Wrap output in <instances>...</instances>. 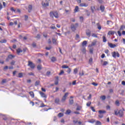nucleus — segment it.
Returning a JSON list of instances; mask_svg holds the SVG:
<instances>
[{"label": "nucleus", "instance_id": "47", "mask_svg": "<svg viewBox=\"0 0 125 125\" xmlns=\"http://www.w3.org/2000/svg\"><path fill=\"white\" fill-rule=\"evenodd\" d=\"M50 28H51V29H52L53 30H56V27H55V26H53L51 25L50 26Z\"/></svg>", "mask_w": 125, "mask_h": 125}, {"label": "nucleus", "instance_id": "39", "mask_svg": "<svg viewBox=\"0 0 125 125\" xmlns=\"http://www.w3.org/2000/svg\"><path fill=\"white\" fill-rule=\"evenodd\" d=\"M95 125H101V122L100 121H97L96 122Z\"/></svg>", "mask_w": 125, "mask_h": 125}, {"label": "nucleus", "instance_id": "53", "mask_svg": "<svg viewBox=\"0 0 125 125\" xmlns=\"http://www.w3.org/2000/svg\"><path fill=\"white\" fill-rule=\"evenodd\" d=\"M2 83H6V79H3L1 82Z\"/></svg>", "mask_w": 125, "mask_h": 125}, {"label": "nucleus", "instance_id": "10", "mask_svg": "<svg viewBox=\"0 0 125 125\" xmlns=\"http://www.w3.org/2000/svg\"><path fill=\"white\" fill-rule=\"evenodd\" d=\"M114 34H116V32L114 31H109L108 32L107 35H114Z\"/></svg>", "mask_w": 125, "mask_h": 125}, {"label": "nucleus", "instance_id": "3", "mask_svg": "<svg viewBox=\"0 0 125 125\" xmlns=\"http://www.w3.org/2000/svg\"><path fill=\"white\" fill-rule=\"evenodd\" d=\"M112 55L114 57V58H116V57H120V54L118 52H113L112 53Z\"/></svg>", "mask_w": 125, "mask_h": 125}, {"label": "nucleus", "instance_id": "5", "mask_svg": "<svg viewBox=\"0 0 125 125\" xmlns=\"http://www.w3.org/2000/svg\"><path fill=\"white\" fill-rule=\"evenodd\" d=\"M118 115L119 117H122L124 116V110L121 109L118 111Z\"/></svg>", "mask_w": 125, "mask_h": 125}, {"label": "nucleus", "instance_id": "19", "mask_svg": "<svg viewBox=\"0 0 125 125\" xmlns=\"http://www.w3.org/2000/svg\"><path fill=\"white\" fill-rule=\"evenodd\" d=\"M63 116H64V114H63V113H60L58 115V116L59 117V118H62Z\"/></svg>", "mask_w": 125, "mask_h": 125}, {"label": "nucleus", "instance_id": "4", "mask_svg": "<svg viewBox=\"0 0 125 125\" xmlns=\"http://www.w3.org/2000/svg\"><path fill=\"white\" fill-rule=\"evenodd\" d=\"M39 93H40V95L41 96V97H42L43 98H47V96H46V95H45V94H44V93L40 91Z\"/></svg>", "mask_w": 125, "mask_h": 125}, {"label": "nucleus", "instance_id": "60", "mask_svg": "<svg viewBox=\"0 0 125 125\" xmlns=\"http://www.w3.org/2000/svg\"><path fill=\"white\" fill-rule=\"evenodd\" d=\"M50 73H51L50 71H47L46 72V76H49V75H50Z\"/></svg>", "mask_w": 125, "mask_h": 125}, {"label": "nucleus", "instance_id": "8", "mask_svg": "<svg viewBox=\"0 0 125 125\" xmlns=\"http://www.w3.org/2000/svg\"><path fill=\"white\" fill-rule=\"evenodd\" d=\"M108 46H109V47L111 48H114L116 47V44H112V43H108Z\"/></svg>", "mask_w": 125, "mask_h": 125}, {"label": "nucleus", "instance_id": "58", "mask_svg": "<svg viewBox=\"0 0 125 125\" xmlns=\"http://www.w3.org/2000/svg\"><path fill=\"white\" fill-rule=\"evenodd\" d=\"M45 49H46L47 50H50V49H51V47H46Z\"/></svg>", "mask_w": 125, "mask_h": 125}, {"label": "nucleus", "instance_id": "22", "mask_svg": "<svg viewBox=\"0 0 125 125\" xmlns=\"http://www.w3.org/2000/svg\"><path fill=\"white\" fill-rule=\"evenodd\" d=\"M66 99H67V98H65V97L63 96L62 98V99L61 100V101L62 103H64L65 101H66Z\"/></svg>", "mask_w": 125, "mask_h": 125}, {"label": "nucleus", "instance_id": "16", "mask_svg": "<svg viewBox=\"0 0 125 125\" xmlns=\"http://www.w3.org/2000/svg\"><path fill=\"white\" fill-rule=\"evenodd\" d=\"M103 42H107V39H106L105 36H103Z\"/></svg>", "mask_w": 125, "mask_h": 125}, {"label": "nucleus", "instance_id": "11", "mask_svg": "<svg viewBox=\"0 0 125 125\" xmlns=\"http://www.w3.org/2000/svg\"><path fill=\"white\" fill-rule=\"evenodd\" d=\"M21 52H23V51L21 49L19 48L17 50V54L19 55L20 53H21Z\"/></svg>", "mask_w": 125, "mask_h": 125}, {"label": "nucleus", "instance_id": "63", "mask_svg": "<svg viewBox=\"0 0 125 125\" xmlns=\"http://www.w3.org/2000/svg\"><path fill=\"white\" fill-rule=\"evenodd\" d=\"M89 63H92V58H90V59L89 60Z\"/></svg>", "mask_w": 125, "mask_h": 125}, {"label": "nucleus", "instance_id": "41", "mask_svg": "<svg viewBox=\"0 0 125 125\" xmlns=\"http://www.w3.org/2000/svg\"><path fill=\"white\" fill-rule=\"evenodd\" d=\"M108 65V62L104 61V62L103 65H104V66H106V65Z\"/></svg>", "mask_w": 125, "mask_h": 125}, {"label": "nucleus", "instance_id": "56", "mask_svg": "<svg viewBox=\"0 0 125 125\" xmlns=\"http://www.w3.org/2000/svg\"><path fill=\"white\" fill-rule=\"evenodd\" d=\"M40 84V82L39 81H36L35 82V85H39Z\"/></svg>", "mask_w": 125, "mask_h": 125}, {"label": "nucleus", "instance_id": "15", "mask_svg": "<svg viewBox=\"0 0 125 125\" xmlns=\"http://www.w3.org/2000/svg\"><path fill=\"white\" fill-rule=\"evenodd\" d=\"M87 44V42L86 41H84L82 43L83 46H84Z\"/></svg>", "mask_w": 125, "mask_h": 125}, {"label": "nucleus", "instance_id": "54", "mask_svg": "<svg viewBox=\"0 0 125 125\" xmlns=\"http://www.w3.org/2000/svg\"><path fill=\"white\" fill-rule=\"evenodd\" d=\"M36 39H41V35L40 34H38L37 36L36 37Z\"/></svg>", "mask_w": 125, "mask_h": 125}, {"label": "nucleus", "instance_id": "38", "mask_svg": "<svg viewBox=\"0 0 125 125\" xmlns=\"http://www.w3.org/2000/svg\"><path fill=\"white\" fill-rule=\"evenodd\" d=\"M73 103H74V100H73V99H70L69 100V104H73Z\"/></svg>", "mask_w": 125, "mask_h": 125}, {"label": "nucleus", "instance_id": "21", "mask_svg": "<svg viewBox=\"0 0 125 125\" xmlns=\"http://www.w3.org/2000/svg\"><path fill=\"white\" fill-rule=\"evenodd\" d=\"M95 122V120L94 119H91L88 121V123H90L91 124H94Z\"/></svg>", "mask_w": 125, "mask_h": 125}, {"label": "nucleus", "instance_id": "28", "mask_svg": "<svg viewBox=\"0 0 125 125\" xmlns=\"http://www.w3.org/2000/svg\"><path fill=\"white\" fill-rule=\"evenodd\" d=\"M82 51L83 52V53H85V52H86V50H85V48L84 47H83L82 50Z\"/></svg>", "mask_w": 125, "mask_h": 125}, {"label": "nucleus", "instance_id": "35", "mask_svg": "<svg viewBox=\"0 0 125 125\" xmlns=\"http://www.w3.org/2000/svg\"><path fill=\"white\" fill-rule=\"evenodd\" d=\"M92 37H93V38H98V36H97L96 34H94V33H93L92 34Z\"/></svg>", "mask_w": 125, "mask_h": 125}, {"label": "nucleus", "instance_id": "34", "mask_svg": "<svg viewBox=\"0 0 125 125\" xmlns=\"http://www.w3.org/2000/svg\"><path fill=\"white\" fill-rule=\"evenodd\" d=\"M125 25H122L120 28V30L121 31H123V30H125Z\"/></svg>", "mask_w": 125, "mask_h": 125}, {"label": "nucleus", "instance_id": "26", "mask_svg": "<svg viewBox=\"0 0 125 125\" xmlns=\"http://www.w3.org/2000/svg\"><path fill=\"white\" fill-rule=\"evenodd\" d=\"M51 60L52 62H55V61H56V59L55 58V57H52L51 58Z\"/></svg>", "mask_w": 125, "mask_h": 125}, {"label": "nucleus", "instance_id": "14", "mask_svg": "<svg viewBox=\"0 0 125 125\" xmlns=\"http://www.w3.org/2000/svg\"><path fill=\"white\" fill-rule=\"evenodd\" d=\"M14 57H15V56L12 55H9L8 56V58L9 59H13V58H14Z\"/></svg>", "mask_w": 125, "mask_h": 125}, {"label": "nucleus", "instance_id": "27", "mask_svg": "<svg viewBox=\"0 0 125 125\" xmlns=\"http://www.w3.org/2000/svg\"><path fill=\"white\" fill-rule=\"evenodd\" d=\"M37 69L39 70V71H41L42 70V65H39L37 66Z\"/></svg>", "mask_w": 125, "mask_h": 125}, {"label": "nucleus", "instance_id": "7", "mask_svg": "<svg viewBox=\"0 0 125 125\" xmlns=\"http://www.w3.org/2000/svg\"><path fill=\"white\" fill-rule=\"evenodd\" d=\"M32 10H33V5H28V12L29 13L32 12Z\"/></svg>", "mask_w": 125, "mask_h": 125}, {"label": "nucleus", "instance_id": "24", "mask_svg": "<svg viewBox=\"0 0 125 125\" xmlns=\"http://www.w3.org/2000/svg\"><path fill=\"white\" fill-rule=\"evenodd\" d=\"M94 9H95V6H93L91 7V10L93 13L94 12Z\"/></svg>", "mask_w": 125, "mask_h": 125}, {"label": "nucleus", "instance_id": "17", "mask_svg": "<svg viewBox=\"0 0 125 125\" xmlns=\"http://www.w3.org/2000/svg\"><path fill=\"white\" fill-rule=\"evenodd\" d=\"M115 105H116V106H120V101H119V100H116L115 101Z\"/></svg>", "mask_w": 125, "mask_h": 125}, {"label": "nucleus", "instance_id": "20", "mask_svg": "<svg viewBox=\"0 0 125 125\" xmlns=\"http://www.w3.org/2000/svg\"><path fill=\"white\" fill-rule=\"evenodd\" d=\"M73 73L74 75H76V74H78V68H75L74 69Z\"/></svg>", "mask_w": 125, "mask_h": 125}, {"label": "nucleus", "instance_id": "64", "mask_svg": "<svg viewBox=\"0 0 125 125\" xmlns=\"http://www.w3.org/2000/svg\"><path fill=\"white\" fill-rule=\"evenodd\" d=\"M122 84L123 85H125V81H122Z\"/></svg>", "mask_w": 125, "mask_h": 125}, {"label": "nucleus", "instance_id": "44", "mask_svg": "<svg viewBox=\"0 0 125 125\" xmlns=\"http://www.w3.org/2000/svg\"><path fill=\"white\" fill-rule=\"evenodd\" d=\"M28 18H29V17H28V16H27V15L24 16V20H25V21H27V20H28Z\"/></svg>", "mask_w": 125, "mask_h": 125}, {"label": "nucleus", "instance_id": "59", "mask_svg": "<svg viewBox=\"0 0 125 125\" xmlns=\"http://www.w3.org/2000/svg\"><path fill=\"white\" fill-rule=\"evenodd\" d=\"M96 44V42H93L92 43H91V46H93V45H95Z\"/></svg>", "mask_w": 125, "mask_h": 125}, {"label": "nucleus", "instance_id": "31", "mask_svg": "<svg viewBox=\"0 0 125 125\" xmlns=\"http://www.w3.org/2000/svg\"><path fill=\"white\" fill-rule=\"evenodd\" d=\"M62 68L63 69H68L69 68V66H66L65 65H63L62 66Z\"/></svg>", "mask_w": 125, "mask_h": 125}, {"label": "nucleus", "instance_id": "57", "mask_svg": "<svg viewBox=\"0 0 125 125\" xmlns=\"http://www.w3.org/2000/svg\"><path fill=\"white\" fill-rule=\"evenodd\" d=\"M110 23H112V24H113V22H112L111 21H107V25H110Z\"/></svg>", "mask_w": 125, "mask_h": 125}, {"label": "nucleus", "instance_id": "50", "mask_svg": "<svg viewBox=\"0 0 125 125\" xmlns=\"http://www.w3.org/2000/svg\"><path fill=\"white\" fill-rule=\"evenodd\" d=\"M40 107H41L42 108L43 107H46V105H44V104L43 103H42L41 104V105L40 106Z\"/></svg>", "mask_w": 125, "mask_h": 125}, {"label": "nucleus", "instance_id": "13", "mask_svg": "<svg viewBox=\"0 0 125 125\" xmlns=\"http://www.w3.org/2000/svg\"><path fill=\"white\" fill-rule=\"evenodd\" d=\"M29 94L32 98H34L35 97V94H34V92L33 91L29 92Z\"/></svg>", "mask_w": 125, "mask_h": 125}, {"label": "nucleus", "instance_id": "29", "mask_svg": "<svg viewBox=\"0 0 125 125\" xmlns=\"http://www.w3.org/2000/svg\"><path fill=\"white\" fill-rule=\"evenodd\" d=\"M71 113V110H66L65 112L66 115H69V114Z\"/></svg>", "mask_w": 125, "mask_h": 125}, {"label": "nucleus", "instance_id": "1", "mask_svg": "<svg viewBox=\"0 0 125 125\" xmlns=\"http://www.w3.org/2000/svg\"><path fill=\"white\" fill-rule=\"evenodd\" d=\"M79 24L78 23H75V24H72L71 25V29L73 32H75L77 30V28H78Z\"/></svg>", "mask_w": 125, "mask_h": 125}, {"label": "nucleus", "instance_id": "2", "mask_svg": "<svg viewBox=\"0 0 125 125\" xmlns=\"http://www.w3.org/2000/svg\"><path fill=\"white\" fill-rule=\"evenodd\" d=\"M28 66H29V67H30L31 69H35V65L34 63L31 61H28Z\"/></svg>", "mask_w": 125, "mask_h": 125}, {"label": "nucleus", "instance_id": "52", "mask_svg": "<svg viewBox=\"0 0 125 125\" xmlns=\"http://www.w3.org/2000/svg\"><path fill=\"white\" fill-rule=\"evenodd\" d=\"M68 70L67 71V72L68 73V74H70V73H71V68H68Z\"/></svg>", "mask_w": 125, "mask_h": 125}, {"label": "nucleus", "instance_id": "33", "mask_svg": "<svg viewBox=\"0 0 125 125\" xmlns=\"http://www.w3.org/2000/svg\"><path fill=\"white\" fill-rule=\"evenodd\" d=\"M50 17H52V18H53V16H54V12H51L50 13Z\"/></svg>", "mask_w": 125, "mask_h": 125}, {"label": "nucleus", "instance_id": "25", "mask_svg": "<svg viewBox=\"0 0 125 125\" xmlns=\"http://www.w3.org/2000/svg\"><path fill=\"white\" fill-rule=\"evenodd\" d=\"M75 12H78L79 11V6H76L75 7V10H74Z\"/></svg>", "mask_w": 125, "mask_h": 125}, {"label": "nucleus", "instance_id": "42", "mask_svg": "<svg viewBox=\"0 0 125 125\" xmlns=\"http://www.w3.org/2000/svg\"><path fill=\"white\" fill-rule=\"evenodd\" d=\"M16 62H15V61H12V62H11V65H15V63Z\"/></svg>", "mask_w": 125, "mask_h": 125}, {"label": "nucleus", "instance_id": "48", "mask_svg": "<svg viewBox=\"0 0 125 125\" xmlns=\"http://www.w3.org/2000/svg\"><path fill=\"white\" fill-rule=\"evenodd\" d=\"M29 76H35V74L33 72H30L28 73Z\"/></svg>", "mask_w": 125, "mask_h": 125}, {"label": "nucleus", "instance_id": "6", "mask_svg": "<svg viewBox=\"0 0 125 125\" xmlns=\"http://www.w3.org/2000/svg\"><path fill=\"white\" fill-rule=\"evenodd\" d=\"M91 34V32L89 29H87L86 30V36H87V37H90Z\"/></svg>", "mask_w": 125, "mask_h": 125}, {"label": "nucleus", "instance_id": "36", "mask_svg": "<svg viewBox=\"0 0 125 125\" xmlns=\"http://www.w3.org/2000/svg\"><path fill=\"white\" fill-rule=\"evenodd\" d=\"M91 104V102H89L86 103V106L87 107H89Z\"/></svg>", "mask_w": 125, "mask_h": 125}, {"label": "nucleus", "instance_id": "51", "mask_svg": "<svg viewBox=\"0 0 125 125\" xmlns=\"http://www.w3.org/2000/svg\"><path fill=\"white\" fill-rule=\"evenodd\" d=\"M92 84L94 85V86H97L98 85V84L95 83H92Z\"/></svg>", "mask_w": 125, "mask_h": 125}, {"label": "nucleus", "instance_id": "23", "mask_svg": "<svg viewBox=\"0 0 125 125\" xmlns=\"http://www.w3.org/2000/svg\"><path fill=\"white\" fill-rule=\"evenodd\" d=\"M99 114H105V113H106V111H105V110H99Z\"/></svg>", "mask_w": 125, "mask_h": 125}, {"label": "nucleus", "instance_id": "9", "mask_svg": "<svg viewBox=\"0 0 125 125\" xmlns=\"http://www.w3.org/2000/svg\"><path fill=\"white\" fill-rule=\"evenodd\" d=\"M54 16L55 17V18H59V16H58V13H57L56 11L54 12Z\"/></svg>", "mask_w": 125, "mask_h": 125}, {"label": "nucleus", "instance_id": "55", "mask_svg": "<svg viewBox=\"0 0 125 125\" xmlns=\"http://www.w3.org/2000/svg\"><path fill=\"white\" fill-rule=\"evenodd\" d=\"M117 33H118V36H119V37H121V36H122V33H121V31H118L117 32Z\"/></svg>", "mask_w": 125, "mask_h": 125}, {"label": "nucleus", "instance_id": "45", "mask_svg": "<svg viewBox=\"0 0 125 125\" xmlns=\"http://www.w3.org/2000/svg\"><path fill=\"white\" fill-rule=\"evenodd\" d=\"M97 25L98 26V29L99 30H101V26H100V25H99V23H97Z\"/></svg>", "mask_w": 125, "mask_h": 125}, {"label": "nucleus", "instance_id": "46", "mask_svg": "<svg viewBox=\"0 0 125 125\" xmlns=\"http://www.w3.org/2000/svg\"><path fill=\"white\" fill-rule=\"evenodd\" d=\"M114 113L116 116H118V115H119V112H118V110H114Z\"/></svg>", "mask_w": 125, "mask_h": 125}, {"label": "nucleus", "instance_id": "32", "mask_svg": "<svg viewBox=\"0 0 125 125\" xmlns=\"http://www.w3.org/2000/svg\"><path fill=\"white\" fill-rule=\"evenodd\" d=\"M52 42L54 43V44H56L57 42H56V40L53 39H52Z\"/></svg>", "mask_w": 125, "mask_h": 125}, {"label": "nucleus", "instance_id": "40", "mask_svg": "<svg viewBox=\"0 0 125 125\" xmlns=\"http://www.w3.org/2000/svg\"><path fill=\"white\" fill-rule=\"evenodd\" d=\"M68 95H69V93L66 92V93H65V94L63 96V97H65L66 98H67V97H68Z\"/></svg>", "mask_w": 125, "mask_h": 125}, {"label": "nucleus", "instance_id": "18", "mask_svg": "<svg viewBox=\"0 0 125 125\" xmlns=\"http://www.w3.org/2000/svg\"><path fill=\"white\" fill-rule=\"evenodd\" d=\"M42 5L43 6H48L49 4H48V2L44 3V2H42Z\"/></svg>", "mask_w": 125, "mask_h": 125}, {"label": "nucleus", "instance_id": "61", "mask_svg": "<svg viewBox=\"0 0 125 125\" xmlns=\"http://www.w3.org/2000/svg\"><path fill=\"white\" fill-rule=\"evenodd\" d=\"M62 74H64V71L61 70V72L59 73L60 75H62Z\"/></svg>", "mask_w": 125, "mask_h": 125}, {"label": "nucleus", "instance_id": "43", "mask_svg": "<svg viewBox=\"0 0 125 125\" xmlns=\"http://www.w3.org/2000/svg\"><path fill=\"white\" fill-rule=\"evenodd\" d=\"M23 77V74L22 73H19V78H22Z\"/></svg>", "mask_w": 125, "mask_h": 125}, {"label": "nucleus", "instance_id": "49", "mask_svg": "<svg viewBox=\"0 0 125 125\" xmlns=\"http://www.w3.org/2000/svg\"><path fill=\"white\" fill-rule=\"evenodd\" d=\"M90 109L91 110H92V111H93V112H95V109H94V107L93 106H91Z\"/></svg>", "mask_w": 125, "mask_h": 125}, {"label": "nucleus", "instance_id": "37", "mask_svg": "<svg viewBox=\"0 0 125 125\" xmlns=\"http://www.w3.org/2000/svg\"><path fill=\"white\" fill-rule=\"evenodd\" d=\"M101 98L102 100H105L106 99V96H102L101 97Z\"/></svg>", "mask_w": 125, "mask_h": 125}, {"label": "nucleus", "instance_id": "62", "mask_svg": "<svg viewBox=\"0 0 125 125\" xmlns=\"http://www.w3.org/2000/svg\"><path fill=\"white\" fill-rule=\"evenodd\" d=\"M32 46H33V47H36V46H37V44H36V43H33Z\"/></svg>", "mask_w": 125, "mask_h": 125}, {"label": "nucleus", "instance_id": "30", "mask_svg": "<svg viewBox=\"0 0 125 125\" xmlns=\"http://www.w3.org/2000/svg\"><path fill=\"white\" fill-rule=\"evenodd\" d=\"M59 101H60L59 98H57L55 100V103L58 104L59 103Z\"/></svg>", "mask_w": 125, "mask_h": 125}, {"label": "nucleus", "instance_id": "12", "mask_svg": "<svg viewBox=\"0 0 125 125\" xmlns=\"http://www.w3.org/2000/svg\"><path fill=\"white\" fill-rule=\"evenodd\" d=\"M100 9H101L102 12H104V10H105V7L103 5H101Z\"/></svg>", "mask_w": 125, "mask_h": 125}]
</instances>
